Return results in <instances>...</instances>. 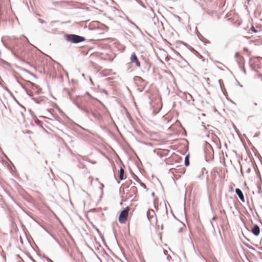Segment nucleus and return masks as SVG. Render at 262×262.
<instances>
[{"label":"nucleus","instance_id":"14","mask_svg":"<svg viewBox=\"0 0 262 262\" xmlns=\"http://www.w3.org/2000/svg\"><path fill=\"white\" fill-rule=\"evenodd\" d=\"M21 79H23V80H24L26 82V85L29 86L30 88H31L32 89H34L35 87H38L37 84L32 82L30 81L25 80L23 78H21Z\"/></svg>","mask_w":262,"mask_h":262},{"label":"nucleus","instance_id":"48","mask_svg":"<svg viewBox=\"0 0 262 262\" xmlns=\"http://www.w3.org/2000/svg\"><path fill=\"white\" fill-rule=\"evenodd\" d=\"M114 178H115V180H116V181L117 183L118 184H120V181H119V180H118L116 178V177H115V176L114 177Z\"/></svg>","mask_w":262,"mask_h":262},{"label":"nucleus","instance_id":"19","mask_svg":"<svg viewBox=\"0 0 262 262\" xmlns=\"http://www.w3.org/2000/svg\"><path fill=\"white\" fill-rule=\"evenodd\" d=\"M185 99L187 103H190V99H192V96L189 93L185 94Z\"/></svg>","mask_w":262,"mask_h":262},{"label":"nucleus","instance_id":"55","mask_svg":"<svg viewBox=\"0 0 262 262\" xmlns=\"http://www.w3.org/2000/svg\"><path fill=\"white\" fill-rule=\"evenodd\" d=\"M216 219V217L215 216H213L212 218V221H215Z\"/></svg>","mask_w":262,"mask_h":262},{"label":"nucleus","instance_id":"33","mask_svg":"<svg viewBox=\"0 0 262 262\" xmlns=\"http://www.w3.org/2000/svg\"><path fill=\"white\" fill-rule=\"evenodd\" d=\"M14 100L16 102V103L20 107H23V108H25V107L21 105L18 101L15 98V97H14Z\"/></svg>","mask_w":262,"mask_h":262},{"label":"nucleus","instance_id":"54","mask_svg":"<svg viewBox=\"0 0 262 262\" xmlns=\"http://www.w3.org/2000/svg\"><path fill=\"white\" fill-rule=\"evenodd\" d=\"M151 196H152V197H154V196H155V193L154 192H152V193H151Z\"/></svg>","mask_w":262,"mask_h":262},{"label":"nucleus","instance_id":"41","mask_svg":"<svg viewBox=\"0 0 262 262\" xmlns=\"http://www.w3.org/2000/svg\"><path fill=\"white\" fill-rule=\"evenodd\" d=\"M58 111L61 115H64V113L60 108H58Z\"/></svg>","mask_w":262,"mask_h":262},{"label":"nucleus","instance_id":"17","mask_svg":"<svg viewBox=\"0 0 262 262\" xmlns=\"http://www.w3.org/2000/svg\"><path fill=\"white\" fill-rule=\"evenodd\" d=\"M146 215L148 219L150 220V218L153 217L154 215H155V211L153 209H149L147 211Z\"/></svg>","mask_w":262,"mask_h":262},{"label":"nucleus","instance_id":"60","mask_svg":"<svg viewBox=\"0 0 262 262\" xmlns=\"http://www.w3.org/2000/svg\"><path fill=\"white\" fill-rule=\"evenodd\" d=\"M12 71L14 72L15 74H18L14 70H12Z\"/></svg>","mask_w":262,"mask_h":262},{"label":"nucleus","instance_id":"20","mask_svg":"<svg viewBox=\"0 0 262 262\" xmlns=\"http://www.w3.org/2000/svg\"><path fill=\"white\" fill-rule=\"evenodd\" d=\"M205 150H206V151H209V150L212 151V150H213V148L211 146V145L209 143L206 142V146H205Z\"/></svg>","mask_w":262,"mask_h":262},{"label":"nucleus","instance_id":"35","mask_svg":"<svg viewBox=\"0 0 262 262\" xmlns=\"http://www.w3.org/2000/svg\"><path fill=\"white\" fill-rule=\"evenodd\" d=\"M38 21L41 23V24H45V25H47V23L46 21L40 19V18H39L38 19Z\"/></svg>","mask_w":262,"mask_h":262},{"label":"nucleus","instance_id":"10","mask_svg":"<svg viewBox=\"0 0 262 262\" xmlns=\"http://www.w3.org/2000/svg\"><path fill=\"white\" fill-rule=\"evenodd\" d=\"M235 193L238 195L239 199L242 202H245V198L243 191L239 188H236L235 189Z\"/></svg>","mask_w":262,"mask_h":262},{"label":"nucleus","instance_id":"40","mask_svg":"<svg viewBox=\"0 0 262 262\" xmlns=\"http://www.w3.org/2000/svg\"><path fill=\"white\" fill-rule=\"evenodd\" d=\"M102 92H103L106 96L108 95V93L105 89H102Z\"/></svg>","mask_w":262,"mask_h":262},{"label":"nucleus","instance_id":"3","mask_svg":"<svg viewBox=\"0 0 262 262\" xmlns=\"http://www.w3.org/2000/svg\"><path fill=\"white\" fill-rule=\"evenodd\" d=\"M64 38L68 42L73 43H78L85 40L83 36H79L74 34H68L64 35Z\"/></svg>","mask_w":262,"mask_h":262},{"label":"nucleus","instance_id":"1","mask_svg":"<svg viewBox=\"0 0 262 262\" xmlns=\"http://www.w3.org/2000/svg\"><path fill=\"white\" fill-rule=\"evenodd\" d=\"M2 42L5 48L10 50L16 58L24 61L23 56L25 54V51L21 49H19L18 43L16 42L14 45L13 47H11L4 41L3 38L2 39Z\"/></svg>","mask_w":262,"mask_h":262},{"label":"nucleus","instance_id":"58","mask_svg":"<svg viewBox=\"0 0 262 262\" xmlns=\"http://www.w3.org/2000/svg\"><path fill=\"white\" fill-rule=\"evenodd\" d=\"M238 85H239L241 87L243 86V85L242 84H241L239 82H238Z\"/></svg>","mask_w":262,"mask_h":262},{"label":"nucleus","instance_id":"25","mask_svg":"<svg viewBox=\"0 0 262 262\" xmlns=\"http://www.w3.org/2000/svg\"><path fill=\"white\" fill-rule=\"evenodd\" d=\"M45 230L46 231V232H47V233H48L49 234V235H50V236H51L54 238V240H55V241L57 243H58L59 244H60V243H59V240H58V238H57L56 237H55V236H54L52 234H51V233L49 231H48L47 229H45Z\"/></svg>","mask_w":262,"mask_h":262},{"label":"nucleus","instance_id":"23","mask_svg":"<svg viewBox=\"0 0 262 262\" xmlns=\"http://www.w3.org/2000/svg\"><path fill=\"white\" fill-rule=\"evenodd\" d=\"M85 94L87 95L90 98H91L92 99L95 100L97 101L98 102H99V103H102V102L99 100L93 97L88 92H86Z\"/></svg>","mask_w":262,"mask_h":262},{"label":"nucleus","instance_id":"9","mask_svg":"<svg viewBox=\"0 0 262 262\" xmlns=\"http://www.w3.org/2000/svg\"><path fill=\"white\" fill-rule=\"evenodd\" d=\"M130 60L132 63H135L136 66H140V62L135 53H132L131 55Z\"/></svg>","mask_w":262,"mask_h":262},{"label":"nucleus","instance_id":"43","mask_svg":"<svg viewBox=\"0 0 262 262\" xmlns=\"http://www.w3.org/2000/svg\"><path fill=\"white\" fill-rule=\"evenodd\" d=\"M99 236L100 237H101V238L102 239V241H104V236L103 235H102V234L101 233V232H100L99 234Z\"/></svg>","mask_w":262,"mask_h":262},{"label":"nucleus","instance_id":"27","mask_svg":"<svg viewBox=\"0 0 262 262\" xmlns=\"http://www.w3.org/2000/svg\"><path fill=\"white\" fill-rule=\"evenodd\" d=\"M130 190H131L134 193V194H136L137 192V188L134 186L131 187Z\"/></svg>","mask_w":262,"mask_h":262},{"label":"nucleus","instance_id":"59","mask_svg":"<svg viewBox=\"0 0 262 262\" xmlns=\"http://www.w3.org/2000/svg\"><path fill=\"white\" fill-rule=\"evenodd\" d=\"M217 67V68H218L219 69H220V70H223V69H221V67L218 66V67Z\"/></svg>","mask_w":262,"mask_h":262},{"label":"nucleus","instance_id":"22","mask_svg":"<svg viewBox=\"0 0 262 262\" xmlns=\"http://www.w3.org/2000/svg\"><path fill=\"white\" fill-rule=\"evenodd\" d=\"M137 182L140 184V186L145 189H148L146 185L144 183H143L138 178H137Z\"/></svg>","mask_w":262,"mask_h":262},{"label":"nucleus","instance_id":"39","mask_svg":"<svg viewBox=\"0 0 262 262\" xmlns=\"http://www.w3.org/2000/svg\"><path fill=\"white\" fill-rule=\"evenodd\" d=\"M129 171H130V174L133 176V177L135 176L137 178H138V177L133 172V171H132V170L131 169H129Z\"/></svg>","mask_w":262,"mask_h":262},{"label":"nucleus","instance_id":"52","mask_svg":"<svg viewBox=\"0 0 262 262\" xmlns=\"http://www.w3.org/2000/svg\"><path fill=\"white\" fill-rule=\"evenodd\" d=\"M133 178H134V179L135 180H136V182H137L138 179H137L136 177H135V176L133 177Z\"/></svg>","mask_w":262,"mask_h":262},{"label":"nucleus","instance_id":"21","mask_svg":"<svg viewBox=\"0 0 262 262\" xmlns=\"http://www.w3.org/2000/svg\"><path fill=\"white\" fill-rule=\"evenodd\" d=\"M20 70L23 71L24 72H25L26 73H27L28 74H29L30 75H32V76H33L34 78H37V76L35 74H33L32 73H31V72H30L29 71L25 69H24V68H20Z\"/></svg>","mask_w":262,"mask_h":262},{"label":"nucleus","instance_id":"13","mask_svg":"<svg viewBox=\"0 0 262 262\" xmlns=\"http://www.w3.org/2000/svg\"><path fill=\"white\" fill-rule=\"evenodd\" d=\"M119 178L121 181L124 180L126 179V177L124 176V169L122 167H120V169L119 170Z\"/></svg>","mask_w":262,"mask_h":262},{"label":"nucleus","instance_id":"44","mask_svg":"<svg viewBox=\"0 0 262 262\" xmlns=\"http://www.w3.org/2000/svg\"><path fill=\"white\" fill-rule=\"evenodd\" d=\"M259 135H260V132H258L255 134V135H254V137H257L259 136Z\"/></svg>","mask_w":262,"mask_h":262},{"label":"nucleus","instance_id":"15","mask_svg":"<svg viewBox=\"0 0 262 262\" xmlns=\"http://www.w3.org/2000/svg\"><path fill=\"white\" fill-rule=\"evenodd\" d=\"M250 69L252 70V71H255L257 74V75L258 76V77L259 78H260L261 80H262V74H260L258 72V71L257 70V69L258 68H261V67H254V66H252V67H250Z\"/></svg>","mask_w":262,"mask_h":262},{"label":"nucleus","instance_id":"47","mask_svg":"<svg viewBox=\"0 0 262 262\" xmlns=\"http://www.w3.org/2000/svg\"><path fill=\"white\" fill-rule=\"evenodd\" d=\"M46 259H47V260L48 261H49V262H52V260L50 258H49V257H47V258H46Z\"/></svg>","mask_w":262,"mask_h":262},{"label":"nucleus","instance_id":"63","mask_svg":"<svg viewBox=\"0 0 262 262\" xmlns=\"http://www.w3.org/2000/svg\"><path fill=\"white\" fill-rule=\"evenodd\" d=\"M82 76L84 77V78H85V74H82Z\"/></svg>","mask_w":262,"mask_h":262},{"label":"nucleus","instance_id":"56","mask_svg":"<svg viewBox=\"0 0 262 262\" xmlns=\"http://www.w3.org/2000/svg\"><path fill=\"white\" fill-rule=\"evenodd\" d=\"M23 37H25V38H26V39H27V40L28 42H29V39H28V38H27L25 36L23 35Z\"/></svg>","mask_w":262,"mask_h":262},{"label":"nucleus","instance_id":"18","mask_svg":"<svg viewBox=\"0 0 262 262\" xmlns=\"http://www.w3.org/2000/svg\"><path fill=\"white\" fill-rule=\"evenodd\" d=\"M184 164L185 166L186 167H188L190 165V162H189V154L185 156L184 159Z\"/></svg>","mask_w":262,"mask_h":262},{"label":"nucleus","instance_id":"45","mask_svg":"<svg viewBox=\"0 0 262 262\" xmlns=\"http://www.w3.org/2000/svg\"><path fill=\"white\" fill-rule=\"evenodd\" d=\"M15 78L16 79V81L20 85V83H21L22 82H21L17 78V76L16 75H15Z\"/></svg>","mask_w":262,"mask_h":262},{"label":"nucleus","instance_id":"57","mask_svg":"<svg viewBox=\"0 0 262 262\" xmlns=\"http://www.w3.org/2000/svg\"><path fill=\"white\" fill-rule=\"evenodd\" d=\"M182 230H183V228H180V229H179V232H181V231H182Z\"/></svg>","mask_w":262,"mask_h":262},{"label":"nucleus","instance_id":"4","mask_svg":"<svg viewBox=\"0 0 262 262\" xmlns=\"http://www.w3.org/2000/svg\"><path fill=\"white\" fill-rule=\"evenodd\" d=\"M99 75L102 77H108L107 79L108 81L114 79L117 76V74L115 72H113L111 69H104L101 70V69L98 70Z\"/></svg>","mask_w":262,"mask_h":262},{"label":"nucleus","instance_id":"53","mask_svg":"<svg viewBox=\"0 0 262 262\" xmlns=\"http://www.w3.org/2000/svg\"><path fill=\"white\" fill-rule=\"evenodd\" d=\"M133 178H134V179L135 180H136V182H137L138 179H137L136 177H135V176L133 177Z\"/></svg>","mask_w":262,"mask_h":262},{"label":"nucleus","instance_id":"64","mask_svg":"<svg viewBox=\"0 0 262 262\" xmlns=\"http://www.w3.org/2000/svg\"><path fill=\"white\" fill-rule=\"evenodd\" d=\"M129 69H130V68H128V69H127V71H128V72H131V71H132V70H129Z\"/></svg>","mask_w":262,"mask_h":262},{"label":"nucleus","instance_id":"12","mask_svg":"<svg viewBox=\"0 0 262 262\" xmlns=\"http://www.w3.org/2000/svg\"><path fill=\"white\" fill-rule=\"evenodd\" d=\"M134 81L138 85H141L142 83L144 82L143 79L138 76H136L134 77Z\"/></svg>","mask_w":262,"mask_h":262},{"label":"nucleus","instance_id":"6","mask_svg":"<svg viewBox=\"0 0 262 262\" xmlns=\"http://www.w3.org/2000/svg\"><path fill=\"white\" fill-rule=\"evenodd\" d=\"M204 152H205V160L206 162H209L210 161L213 160V159H214V157H213L214 151L213 150H212V151L205 150Z\"/></svg>","mask_w":262,"mask_h":262},{"label":"nucleus","instance_id":"38","mask_svg":"<svg viewBox=\"0 0 262 262\" xmlns=\"http://www.w3.org/2000/svg\"><path fill=\"white\" fill-rule=\"evenodd\" d=\"M122 187H124V189H126L127 190V191H128V188H129V185L125 186L124 184H122Z\"/></svg>","mask_w":262,"mask_h":262},{"label":"nucleus","instance_id":"62","mask_svg":"<svg viewBox=\"0 0 262 262\" xmlns=\"http://www.w3.org/2000/svg\"><path fill=\"white\" fill-rule=\"evenodd\" d=\"M63 71L64 72V70H63ZM65 72H66V76H67V77H68V72H66V71H65Z\"/></svg>","mask_w":262,"mask_h":262},{"label":"nucleus","instance_id":"42","mask_svg":"<svg viewBox=\"0 0 262 262\" xmlns=\"http://www.w3.org/2000/svg\"><path fill=\"white\" fill-rule=\"evenodd\" d=\"M99 236L100 237H101V238L102 239V241H104V236L103 235H102V234L101 233V232H100L99 234Z\"/></svg>","mask_w":262,"mask_h":262},{"label":"nucleus","instance_id":"61","mask_svg":"<svg viewBox=\"0 0 262 262\" xmlns=\"http://www.w3.org/2000/svg\"><path fill=\"white\" fill-rule=\"evenodd\" d=\"M89 79H90V81H91V83H92V78H91V77L89 76Z\"/></svg>","mask_w":262,"mask_h":262},{"label":"nucleus","instance_id":"2","mask_svg":"<svg viewBox=\"0 0 262 262\" xmlns=\"http://www.w3.org/2000/svg\"><path fill=\"white\" fill-rule=\"evenodd\" d=\"M44 71H47L49 73V76L52 78L60 77L62 78L61 70L63 71L62 67H43Z\"/></svg>","mask_w":262,"mask_h":262},{"label":"nucleus","instance_id":"8","mask_svg":"<svg viewBox=\"0 0 262 262\" xmlns=\"http://www.w3.org/2000/svg\"><path fill=\"white\" fill-rule=\"evenodd\" d=\"M250 231L254 235L257 236L260 234V228L257 224H254Z\"/></svg>","mask_w":262,"mask_h":262},{"label":"nucleus","instance_id":"31","mask_svg":"<svg viewBox=\"0 0 262 262\" xmlns=\"http://www.w3.org/2000/svg\"><path fill=\"white\" fill-rule=\"evenodd\" d=\"M32 100L37 104H40L42 102V100L39 101L35 97L33 98Z\"/></svg>","mask_w":262,"mask_h":262},{"label":"nucleus","instance_id":"51","mask_svg":"<svg viewBox=\"0 0 262 262\" xmlns=\"http://www.w3.org/2000/svg\"><path fill=\"white\" fill-rule=\"evenodd\" d=\"M163 252H164V254H165V255H166V254H167V251H166V250H163Z\"/></svg>","mask_w":262,"mask_h":262},{"label":"nucleus","instance_id":"46","mask_svg":"<svg viewBox=\"0 0 262 262\" xmlns=\"http://www.w3.org/2000/svg\"><path fill=\"white\" fill-rule=\"evenodd\" d=\"M251 30L254 33H256L257 32V31L254 27L251 28Z\"/></svg>","mask_w":262,"mask_h":262},{"label":"nucleus","instance_id":"11","mask_svg":"<svg viewBox=\"0 0 262 262\" xmlns=\"http://www.w3.org/2000/svg\"><path fill=\"white\" fill-rule=\"evenodd\" d=\"M72 101L77 108L84 112L85 113H88L90 112L88 108H86L85 107L81 106L75 100H73Z\"/></svg>","mask_w":262,"mask_h":262},{"label":"nucleus","instance_id":"16","mask_svg":"<svg viewBox=\"0 0 262 262\" xmlns=\"http://www.w3.org/2000/svg\"><path fill=\"white\" fill-rule=\"evenodd\" d=\"M90 112L87 114H90L92 116H93L95 118H99L101 117V115L98 113H95L91 109H89Z\"/></svg>","mask_w":262,"mask_h":262},{"label":"nucleus","instance_id":"50","mask_svg":"<svg viewBox=\"0 0 262 262\" xmlns=\"http://www.w3.org/2000/svg\"><path fill=\"white\" fill-rule=\"evenodd\" d=\"M171 258V256H170V255H168V256H167V259L168 261H169V258Z\"/></svg>","mask_w":262,"mask_h":262},{"label":"nucleus","instance_id":"7","mask_svg":"<svg viewBox=\"0 0 262 262\" xmlns=\"http://www.w3.org/2000/svg\"><path fill=\"white\" fill-rule=\"evenodd\" d=\"M152 71H153V72L155 73V75H157H157L158 76V78L159 79H161L162 78V76H163L162 74L163 73H167V71H166L164 70L161 69L159 71L158 67L157 68H156L155 67H153Z\"/></svg>","mask_w":262,"mask_h":262},{"label":"nucleus","instance_id":"30","mask_svg":"<svg viewBox=\"0 0 262 262\" xmlns=\"http://www.w3.org/2000/svg\"><path fill=\"white\" fill-rule=\"evenodd\" d=\"M257 189H258V193L259 194H261L262 193L261 185L260 184H257Z\"/></svg>","mask_w":262,"mask_h":262},{"label":"nucleus","instance_id":"34","mask_svg":"<svg viewBox=\"0 0 262 262\" xmlns=\"http://www.w3.org/2000/svg\"><path fill=\"white\" fill-rule=\"evenodd\" d=\"M20 86L24 90L25 92H27L28 89L26 88V86L23 83H20Z\"/></svg>","mask_w":262,"mask_h":262},{"label":"nucleus","instance_id":"37","mask_svg":"<svg viewBox=\"0 0 262 262\" xmlns=\"http://www.w3.org/2000/svg\"><path fill=\"white\" fill-rule=\"evenodd\" d=\"M218 81H219V83H220L221 89V90H222L224 95H225L224 92H223V89H222V86L221 85V82H222V80L221 79H219Z\"/></svg>","mask_w":262,"mask_h":262},{"label":"nucleus","instance_id":"49","mask_svg":"<svg viewBox=\"0 0 262 262\" xmlns=\"http://www.w3.org/2000/svg\"><path fill=\"white\" fill-rule=\"evenodd\" d=\"M95 229L99 234L101 232L100 231L97 227H95Z\"/></svg>","mask_w":262,"mask_h":262},{"label":"nucleus","instance_id":"26","mask_svg":"<svg viewBox=\"0 0 262 262\" xmlns=\"http://www.w3.org/2000/svg\"><path fill=\"white\" fill-rule=\"evenodd\" d=\"M27 95L28 96H29L32 99H33V98H34V97H33L34 96V94L32 92L29 91L28 90L27 91V92H26Z\"/></svg>","mask_w":262,"mask_h":262},{"label":"nucleus","instance_id":"32","mask_svg":"<svg viewBox=\"0 0 262 262\" xmlns=\"http://www.w3.org/2000/svg\"><path fill=\"white\" fill-rule=\"evenodd\" d=\"M5 90L8 92V93L10 95L12 98L14 99V96L13 95V94L11 93V92L8 89L6 88Z\"/></svg>","mask_w":262,"mask_h":262},{"label":"nucleus","instance_id":"28","mask_svg":"<svg viewBox=\"0 0 262 262\" xmlns=\"http://www.w3.org/2000/svg\"><path fill=\"white\" fill-rule=\"evenodd\" d=\"M35 123H36L37 125H38V126H42V122H41L40 120H39V119H36L35 120Z\"/></svg>","mask_w":262,"mask_h":262},{"label":"nucleus","instance_id":"29","mask_svg":"<svg viewBox=\"0 0 262 262\" xmlns=\"http://www.w3.org/2000/svg\"><path fill=\"white\" fill-rule=\"evenodd\" d=\"M239 70L243 72L244 74H246V70L245 69V67H238Z\"/></svg>","mask_w":262,"mask_h":262},{"label":"nucleus","instance_id":"24","mask_svg":"<svg viewBox=\"0 0 262 262\" xmlns=\"http://www.w3.org/2000/svg\"><path fill=\"white\" fill-rule=\"evenodd\" d=\"M34 89H36L35 93L36 94L39 95L42 93L41 88L39 86V85H38V87H35Z\"/></svg>","mask_w":262,"mask_h":262},{"label":"nucleus","instance_id":"5","mask_svg":"<svg viewBox=\"0 0 262 262\" xmlns=\"http://www.w3.org/2000/svg\"><path fill=\"white\" fill-rule=\"evenodd\" d=\"M129 210L130 207L127 206L120 212L118 217V221L120 223L125 224L126 223Z\"/></svg>","mask_w":262,"mask_h":262},{"label":"nucleus","instance_id":"36","mask_svg":"<svg viewBox=\"0 0 262 262\" xmlns=\"http://www.w3.org/2000/svg\"><path fill=\"white\" fill-rule=\"evenodd\" d=\"M257 174L258 177H259V178L260 179V184H259L261 185V184H262V178H261V176H260V174L259 173V172H258V174L257 173Z\"/></svg>","mask_w":262,"mask_h":262}]
</instances>
